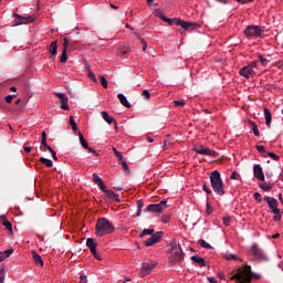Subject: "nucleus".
<instances>
[{"mask_svg":"<svg viewBox=\"0 0 283 283\" xmlns=\"http://www.w3.org/2000/svg\"><path fill=\"white\" fill-rule=\"evenodd\" d=\"M197 154H202L203 156H213V151L209 148H201L197 150Z\"/></svg>","mask_w":283,"mask_h":283,"instance_id":"c756f323","label":"nucleus"},{"mask_svg":"<svg viewBox=\"0 0 283 283\" xmlns=\"http://www.w3.org/2000/svg\"><path fill=\"white\" fill-rule=\"evenodd\" d=\"M260 188L263 191H270L273 188V186L271 184L263 182V184H260Z\"/></svg>","mask_w":283,"mask_h":283,"instance_id":"72a5a7b5","label":"nucleus"},{"mask_svg":"<svg viewBox=\"0 0 283 283\" xmlns=\"http://www.w3.org/2000/svg\"><path fill=\"white\" fill-rule=\"evenodd\" d=\"M60 63H67V51H65V49L62 51Z\"/></svg>","mask_w":283,"mask_h":283,"instance_id":"58836bf2","label":"nucleus"},{"mask_svg":"<svg viewBox=\"0 0 283 283\" xmlns=\"http://www.w3.org/2000/svg\"><path fill=\"white\" fill-rule=\"evenodd\" d=\"M156 17H158V19H161V21H165V23H167V20L169 19L165 14H163V12L160 11L156 13Z\"/></svg>","mask_w":283,"mask_h":283,"instance_id":"de8ad7c7","label":"nucleus"},{"mask_svg":"<svg viewBox=\"0 0 283 283\" xmlns=\"http://www.w3.org/2000/svg\"><path fill=\"white\" fill-rule=\"evenodd\" d=\"M77 136H78L80 144L82 145V147H84V149H90V145L87 144V140H85V137H83V133L78 132Z\"/></svg>","mask_w":283,"mask_h":283,"instance_id":"a878e982","label":"nucleus"},{"mask_svg":"<svg viewBox=\"0 0 283 283\" xmlns=\"http://www.w3.org/2000/svg\"><path fill=\"white\" fill-rule=\"evenodd\" d=\"M116 231V228L114 227V223L109 221L106 218H101L97 220L95 226V234L98 238H103L104 235H109V233H114Z\"/></svg>","mask_w":283,"mask_h":283,"instance_id":"f03ea898","label":"nucleus"},{"mask_svg":"<svg viewBox=\"0 0 283 283\" xmlns=\"http://www.w3.org/2000/svg\"><path fill=\"white\" fill-rule=\"evenodd\" d=\"M263 114L265 115V125H268V127H271L272 114L270 109L269 108L263 109Z\"/></svg>","mask_w":283,"mask_h":283,"instance_id":"393cba45","label":"nucleus"},{"mask_svg":"<svg viewBox=\"0 0 283 283\" xmlns=\"http://www.w3.org/2000/svg\"><path fill=\"white\" fill-rule=\"evenodd\" d=\"M119 165H122V167L125 171H127V169H129V166L127 165V161H125V159H122V161H119Z\"/></svg>","mask_w":283,"mask_h":283,"instance_id":"864d4df0","label":"nucleus"},{"mask_svg":"<svg viewBox=\"0 0 283 283\" xmlns=\"http://www.w3.org/2000/svg\"><path fill=\"white\" fill-rule=\"evenodd\" d=\"M117 98L124 107H132V104H129V101H127V97H125L123 93L117 94Z\"/></svg>","mask_w":283,"mask_h":283,"instance_id":"5701e85b","label":"nucleus"},{"mask_svg":"<svg viewBox=\"0 0 283 283\" xmlns=\"http://www.w3.org/2000/svg\"><path fill=\"white\" fill-rule=\"evenodd\" d=\"M176 107H185V101H174Z\"/></svg>","mask_w":283,"mask_h":283,"instance_id":"4d7b16f0","label":"nucleus"},{"mask_svg":"<svg viewBox=\"0 0 283 283\" xmlns=\"http://www.w3.org/2000/svg\"><path fill=\"white\" fill-rule=\"evenodd\" d=\"M166 23H168V25H174V23H175V25H179L180 28L186 30V32L196 30V28H197L196 23L180 20V18H175V19L168 18V20H166Z\"/></svg>","mask_w":283,"mask_h":283,"instance_id":"20e7f679","label":"nucleus"},{"mask_svg":"<svg viewBox=\"0 0 283 283\" xmlns=\"http://www.w3.org/2000/svg\"><path fill=\"white\" fill-rule=\"evenodd\" d=\"M256 149L261 154V155H266L269 151H266L265 147L262 146V145H259L256 146Z\"/></svg>","mask_w":283,"mask_h":283,"instance_id":"49530a36","label":"nucleus"},{"mask_svg":"<svg viewBox=\"0 0 283 283\" xmlns=\"http://www.w3.org/2000/svg\"><path fill=\"white\" fill-rule=\"evenodd\" d=\"M135 34H136V36H138V33H135ZM138 39H139L142 45H143V52H147V42L143 38L138 36Z\"/></svg>","mask_w":283,"mask_h":283,"instance_id":"ea45409f","label":"nucleus"},{"mask_svg":"<svg viewBox=\"0 0 283 283\" xmlns=\"http://www.w3.org/2000/svg\"><path fill=\"white\" fill-rule=\"evenodd\" d=\"M101 116L108 125H112L116 120L114 117L109 116V114L105 111L101 113Z\"/></svg>","mask_w":283,"mask_h":283,"instance_id":"4be33fe9","label":"nucleus"},{"mask_svg":"<svg viewBox=\"0 0 283 283\" xmlns=\"http://www.w3.org/2000/svg\"><path fill=\"white\" fill-rule=\"evenodd\" d=\"M93 182L99 187L101 191H105V184L103 182V179L98 177V175L93 174Z\"/></svg>","mask_w":283,"mask_h":283,"instance_id":"a211bd4d","label":"nucleus"},{"mask_svg":"<svg viewBox=\"0 0 283 283\" xmlns=\"http://www.w3.org/2000/svg\"><path fill=\"white\" fill-rule=\"evenodd\" d=\"M252 270L250 265H245L244 268H239L238 273H235L231 280H237L239 283H251L252 281Z\"/></svg>","mask_w":283,"mask_h":283,"instance_id":"7ed1b4c3","label":"nucleus"},{"mask_svg":"<svg viewBox=\"0 0 283 283\" xmlns=\"http://www.w3.org/2000/svg\"><path fill=\"white\" fill-rule=\"evenodd\" d=\"M210 185H213V171L210 172Z\"/></svg>","mask_w":283,"mask_h":283,"instance_id":"774afa93","label":"nucleus"},{"mask_svg":"<svg viewBox=\"0 0 283 283\" xmlns=\"http://www.w3.org/2000/svg\"><path fill=\"white\" fill-rule=\"evenodd\" d=\"M143 207H145V202L143 200L137 201V213L136 217H140V213H143Z\"/></svg>","mask_w":283,"mask_h":283,"instance_id":"c85d7f7f","label":"nucleus"},{"mask_svg":"<svg viewBox=\"0 0 283 283\" xmlns=\"http://www.w3.org/2000/svg\"><path fill=\"white\" fill-rule=\"evenodd\" d=\"M54 95L56 96V98L61 101V106H60L61 109H65L66 112H70V105L67 104L70 98H67V95H65L64 93H54Z\"/></svg>","mask_w":283,"mask_h":283,"instance_id":"f8f14e48","label":"nucleus"},{"mask_svg":"<svg viewBox=\"0 0 283 283\" xmlns=\"http://www.w3.org/2000/svg\"><path fill=\"white\" fill-rule=\"evenodd\" d=\"M160 240H163V231H158L154 234H151L150 238H148L144 244L145 247H154V244H158V242H160Z\"/></svg>","mask_w":283,"mask_h":283,"instance_id":"9d476101","label":"nucleus"},{"mask_svg":"<svg viewBox=\"0 0 283 283\" xmlns=\"http://www.w3.org/2000/svg\"><path fill=\"white\" fill-rule=\"evenodd\" d=\"M254 199H255L258 202H262V195H260V192H254Z\"/></svg>","mask_w":283,"mask_h":283,"instance_id":"bf43d9fd","label":"nucleus"},{"mask_svg":"<svg viewBox=\"0 0 283 283\" xmlns=\"http://www.w3.org/2000/svg\"><path fill=\"white\" fill-rule=\"evenodd\" d=\"M273 220L280 222L282 220L281 211L279 213H274Z\"/></svg>","mask_w":283,"mask_h":283,"instance_id":"5fc2aeb1","label":"nucleus"},{"mask_svg":"<svg viewBox=\"0 0 283 283\" xmlns=\"http://www.w3.org/2000/svg\"><path fill=\"white\" fill-rule=\"evenodd\" d=\"M103 193H105V196L109 199V200H115L116 202H120V198L118 195H116V192H114L113 190H107L106 188H104V190H102Z\"/></svg>","mask_w":283,"mask_h":283,"instance_id":"f3484780","label":"nucleus"},{"mask_svg":"<svg viewBox=\"0 0 283 283\" xmlns=\"http://www.w3.org/2000/svg\"><path fill=\"white\" fill-rule=\"evenodd\" d=\"M263 200L268 202V206H270V209H272V213H280V209L277 208L279 203L274 197H263Z\"/></svg>","mask_w":283,"mask_h":283,"instance_id":"ddd939ff","label":"nucleus"},{"mask_svg":"<svg viewBox=\"0 0 283 283\" xmlns=\"http://www.w3.org/2000/svg\"><path fill=\"white\" fill-rule=\"evenodd\" d=\"M167 253L170 254L168 259L169 266H176V264H180L185 260V252H182L180 243L176 240L170 241Z\"/></svg>","mask_w":283,"mask_h":283,"instance_id":"f257e3e1","label":"nucleus"},{"mask_svg":"<svg viewBox=\"0 0 283 283\" xmlns=\"http://www.w3.org/2000/svg\"><path fill=\"white\" fill-rule=\"evenodd\" d=\"M213 191L218 196L224 195V184L221 179L220 171L213 170Z\"/></svg>","mask_w":283,"mask_h":283,"instance_id":"39448f33","label":"nucleus"},{"mask_svg":"<svg viewBox=\"0 0 283 283\" xmlns=\"http://www.w3.org/2000/svg\"><path fill=\"white\" fill-rule=\"evenodd\" d=\"M48 140V134L45 132H42V142L45 143Z\"/></svg>","mask_w":283,"mask_h":283,"instance_id":"69168bd1","label":"nucleus"},{"mask_svg":"<svg viewBox=\"0 0 283 283\" xmlns=\"http://www.w3.org/2000/svg\"><path fill=\"white\" fill-rule=\"evenodd\" d=\"M251 253L255 260L259 262H268L269 256L265 254V252L260 248L259 244L254 243L251 248Z\"/></svg>","mask_w":283,"mask_h":283,"instance_id":"0eeeda50","label":"nucleus"},{"mask_svg":"<svg viewBox=\"0 0 283 283\" xmlns=\"http://www.w3.org/2000/svg\"><path fill=\"white\" fill-rule=\"evenodd\" d=\"M240 75L245 78L252 77L254 75L253 65H247L240 69Z\"/></svg>","mask_w":283,"mask_h":283,"instance_id":"2eb2a0df","label":"nucleus"},{"mask_svg":"<svg viewBox=\"0 0 283 283\" xmlns=\"http://www.w3.org/2000/svg\"><path fill=\"white\" fill-rule=\"evenodd\" d=\"M25 154H30V151H32V148L28 147V146H24L23 147Z\"/></svg>","mask_w":283,"mask_h":283,"instance_id":"338daca9","label":"nucleus"},{"mask_svg":"<svg viewBox=\"0 0 283 283\" xmlns=\"http://www.w3.org/2000/svg\"><path fill=\"white\" fill-rule=\"evenodd\" d=\"M117 54H118L119 56H127V54H129V48L119 49V50L117 51Z\"/></svg>","mask_w":283,"mask_h":283,"instance_id":"e433bc0d","label":"nucleus"},{"mask_svg":"<svg viewBox=\"0 0 283 283\" xmlns=\"http://www.w3.org/2000/svg\"><path fill=\"white\" fill-rule=\"evenodd\" d=\"M165 209H167V200H163L159 203H151L147 206L144 211H148L149 213H163Z\"/></svg>","mask_w":283,"mask_h":283,"instance_id":"1a4fd4ad","label":"nucleus"},{"mask_svg":"<svg viewBox=\"0 0 283 283\" xmlns=\"http://www.w3.org/2000/svg\"><path fill=\"white\" fill-rule=\"evenodd\" d=\"M206 213L207 216H211L213 213V208H211V202L209 201V198H207Z\"/></svg>","mask_w":283,"mask_h":283,"instance_id":"2f4dec72","label":"nucleus"},{"mask_svg":"<svg viewBox=\"0 0 283 283\" xmlns=\"http://www.w3.org/2000/svg\"><path fill=\"white\" fill-rule=\"evenodd\" d=\"M99 83L104 87V90H107V78H105V75H99Z\"/></svg>","mask_w":283,"mask_h":283,"instance_id":"f704fd0d","label":"nucleus"},{"mask_svg":"<svg viewBox=\"0 0 283 283\" xmlns=\"http://www.w3.org/2000/svg\"><path fill=\"white\" fill-rule=\"evenodd\" d=\"M70 125H71L73 132H78V127L76 126V120H74V116L70 117Z\"/></svg>","mask_w":283,"mask_h":283,"instance_id":"c9c22d12","label":"nucleus"},{"mask_svg":"<svg viewBox=\"0 0 283 283\" xmlns=\"http://www.w3.org/2000/svg\"><path fill=\"white\" fill-rule=\"evenodd\" d=\"M0 222H2L7 231H10V233H12V223L8 220L6 216L0 217Z\"/></svg>","mask_w":283,"mask_h":283,"instance_id":"6ab92c4d","label":"nucleus"},{"mask_svg":"<svg viewBox=\"0 0 283 283\" xmlns=\"http://www.w3.org/2000/svg\"><path fill=\"white\" fill-rule=\"evenodd\" d=\"M17 95H7L6 96V102L7 103H12V98H14Z\"/></svg>","mask_w":283,"mask_h":283,"instance_id":"680f3d73","label":"nucleus"},{"mask_svg":"<svg viewBox=\"0 0 283 283\" xmlns=\"http://www.w3.org/2000/svg\"><path fill=\"white\" fill-rule=\"evenodd\" d=\"M41 148L44 149V151H50L52 147L48 145V140L41 142Z\"/></svg>","mask_w":283,"mask_h":283,"instance_id":"c03bdc74","label":"nucleus"},{"mask_svg":"<svg viewBox=\"0 0 283 283\" xmlns=\"http://www.w3.org/2000/svg\"><path fill=\"white\" fill-rule=\"evenodd\" d=\"M223 223L228 227L230 224V218L229 217H224L223 218Z\"/></svg>","mask_w":283,"mask_h":283,"instance_id":"0e129e2a","label":"nucleus"},{"mask_svg":"<svg viewBox=\"0 0 283 283\" xmlns=\"http://www.w3.org/2000/svg\"><path fill=\"white\" fill-rule=\"evenodd\" d=\"M222 258H223L226 261H240L239 256L235 255V254H228V253H224V254H222Z\"/></svg>","mask_w":283,"mask_h":283,"instance_id":"bb28decb","label":"nucleus"},{"mask_svg":"<svg viewBox=\"0 0 283 283\" xmlns=\"http://www.w3.org/2000/svg\"><path fill=\"white\" fill-rule=\"evenodd\" d=\"M217 1H219L221 3H228L229 0H217ZM235 1H238V2H240L242 4H245L248 2H253L254 0H235Z\"/></svg>","mask_w":283,"mask_h":283,"instance_id":"37998d69","label":"nucleus"},{"mask_svg":"<svg viewBox=\"0 0 283 283\" xmlns=\"http://www.w3.org/2000/svg\"><path fill=\"white\" fill-rule=\"evenodd\" d=\"M86 247L90 248V251L92 253V255L96 259V260H101V256L98 255V253L96 252V247H98V243H96V240H94L93 238H88L86 240Z\"/></svg>","mask_w":283,"mask_h":283,"instance_id":"9b49d317","label":"nucleus"},{"mask_svg":"<svg viewBox=\"0 0 283 283\" xmlns=\"http://www.w3.org/2000/svg\"><path fill=\"white\" fill-rule=\"evenodd\" d=\"M253 172H254V177L256 179L264 182L265 177H264V172H263L261 165H254Z\"/></svg>","mask_w":283,"mask_h":283,"instance_id":"dca6fc26","label":"nucleus"},{"mask_svg":"<svg viewBox=\"0 0 283 283\" xmlns=\"http://www.w3.org/2000/svg\"><path fill=\"white\" fill-rule=\"evenodd\" d=\"M251 125H252V130H253L254 135L259 137L261 134L258 129V125L254 124L253 122H251Z\"/></svg>","mask_w":283,"mask_h":283,"instance_id":"a18cd8bd","label":"nucleus"},{"mask_svg":"<svg viewBox=\"0 0 283 283\" xmlns=\"http://www.w3.org/2000/svg\"><path fill=\"white\" fill-rule=\"evenodd\" d=\"M80 283H87V276L86 275H81L80 276Z\"/></svg>","mask_w":283,"mask_h":283,"instance_id":"e2e57ef3","label":"nucleus"},{"mask_svg":"<svg viewBox=\"0 0 283 283\" xmlns=\"http://www.w3.org/2000/svg\"><path fill=\"white\" fill-rule=\"evenodd\" d=\"M231 180H240L241 176L237 171H233L232 175L230 176Z\"/></svg>","mask_w":283,"mask_h":283,"instance_id":"09e8293b","label":"nucleus"},{"mask_svg":"<svg viewBox=\"0 0 283 283\" xmlns=\"http://www.w3.org/2000/svg\"><path fill=\"white\" fill-rule=\"evenodd\" d=\"M154 269H156V262H154V261H151L149 263H147V262L142 263L143 277H145V275H149V273H151V271H154Z\"/></svg>","mask_w":283,"mask_h":283,"instance_id":"4468645a","label":"nucleus"},{"mask_svg":"<svg viewBox=\"0 0 283 283\" xmlns=\"http://www.w3.org/2000/svg\"><path fill=\"white\" fill-rule=\"evenodd\" d=\"M202 189H203V191H206V193H208V196H210L211 190L209 189V186H207V184L202 185Z\"/></svg>","mask_w":283,"mask_h":283,"instance_id":"052dcab7","label":"nucleus"},{"mask_svg":"<svg viewBox=\"0 0 283 283\" xmlns=\"http://www.w3.org/2000/svg\"><path fill=\"white\" fill-rule=\"evenodd\" d=\"M259 60L261 62V65H263V66H266L270 63V61L268 59L263 57L262 55L259 56Z\"/></svg>","mask_w":283,"mask_h":283,"instance_id":"8fccbe9b","label":"nucleus"},{"mask_svg":"<svg viewBox=\"0 0 283 283\" xmlns=\"http://www.w3.org/2000/svg\"><path fill=\"white\" fill-rule=\"evenodd\" d=\"M265 28L264 27H260V25H249L245 31L244 34L249 38H255L258 39L259 36H262V33L264 32Z\"/></svg>","mask_w":283,"mask_h":283,"instance_id":"6e6552de","label":"nucleus"},{"mask_svg":"<svg viewBox=\"0 0 283 283\" xmlns=\"http://www.w3.org/2000/svg\"><path fill=\"white\" fill-rule=\"evenodd\" d=\"M40 163H42L43 165H45V167H52V165H54V163H52V159H48L45 157H41L40 158Z\"/></svg>","mask_w":283,"mask_h":283,"instance_id":"7c9ffc66","label":"nucleus"},{"mask_svg":"<svg viewBox=\"0 0 283 283\" xmlns=\"http://www.w3.org/2000/svg\"><path fill=\"white\" fill-rule=\"evenodd\" d=\"M49 151H50V154H51L53 160H59V158H56V151H54L53 148H49Z\"/></svg>","mask_w":283,"mask_h":283,"instance_id":"13d9d810","label":"nucleus"},{"mask_svg":"<svg viewBox=\"0 0 283 283\" xmlns=\"http://www.w3.org/2000/svg\"><path fill=\"white\" fill-rule=\"evenodd\" d=\"M67 45H70V40L67 38L63 39V50L67 51Z\"/></svg>","mask_w":283,"mask_h":283,"instance_id":"6e6d98bb","label":"nucleus"},{"mask_svg":"<svg viewBox=\"0 0 283 283\" xmlns=\"http://www.w3.org/2000/svg\"><path fill=\"white\" fill-rule=\"evenodd\" d=\"M142 96H144V98H146V101H149V98H151V94H149V91L144 90Z\"/></svg>","mask_w":283,"mask_h":283,"instance_id":"3c124183","label":"nucleus"},{"mask_svg":"<svg viewBox=\"0 0 283 283\" xmlns=\"http://www.w3.org/2000/svg\"><path fill=\"white\" fill-rule=\"evenodd\" d=\"M154 229H144L143 232L139 234V238H145V235H154Z\"/></svg>","mask_w":283,"mask_h":283,"instance_id":"473e14b6","label":"nucleus"},{"mask_svg":"<svg viewBox=\"0 0 283 283\" xmlns=\"http://www.w3.org/2000/svg\"><path fill=\"white\" fill-rule=\"evenodd\" d=\"M115 156L116 158H118V163L123 161V153L122 151H118V150H115Z\"/></svg>","mask_w":283,"mask_h":283,"instance_id":"603ef678","label":"nucleus"},{"mask_svg":"<svg viewBox=\"0 0 283 283\" xmlns=\"http://www.w3.org/2000/svg\"><path fill=\"white\" fill-rule=\"evenodd\" d=\"M59 50V45L56 42H52L51 45H50V54L52 56H56V52Z\"/></svg>","mask_w":283,"mask_h":283,"instance_id":"cd10ccee","label":"nucleus"},{"mask_svg":"<svg viewBox=\"0 0 283 283\" xmlns=\"http://www.w3.org/2000/svg\"><path fill=\"white\" fill-rule=\"evenodd\" d=\"M198 244H200V247H202L203 249H211V244H209L207 241H205L203 239H200L198 241Z\"/></svg>","mask_w":283,"mask_h":283,"instance_id":"4c0bfd02","label":"nucleus"},{"mask_svg":"<svg viewBox=\"0 0 283 283\" xmlns=\"http://www.w3.org/2000/svg\"><path fill=\"white\" fill-rule=\"evenodd\" d=\"M87 76H88V78H91V81H93V83L97 82L96 75L94 74V72H92V70L87 71Z\"/></svg>","mask_w":283,"mask_h":283,"instance_id":"a19ab883","label":"nucleus"},{"mask_svg":"<svg viewBox=\"0 0 283 283\" xmlns=\"http://www.w3.org/2000/svg\"><path fill=\"white\" fill-rule=\"evenodd\" d=\"M191 260L195 264H198V266H207V262H205V259L198 255L191 256Z\"/></svg>","mask_w":283,"mask_h":283,"instance_id":"412c9836","label":"nucleus"},{"mask_svg":"<svg viewBox=\"0 0 283 283\" xmlns=\"http://www.w3.org/2000/svg\"><path fill=\"white\" fill-rule=\"evenodd\" d=\"M32 258H33V262H34V264H36V266H43L44 262H43V259L39 255V253L33 251Z\"/></svg>","mask_w":283,"mask_h":283,"instance_id":"aec40b11","label":"nucleus"},{"mask_svg":"<svg viewBox=\"0 0 283 283\" xmlns=\"http://www.w3.org/2000/svg\"><path fill=\"white\" fill-rule=\"evenodd\" d=\"M14 20L12 21L11 27L17 28V25H28V23H32L34 19H36L34 15L23 17L19 13H13Z\"/></svg>","mask_w":283,"mask_h":283,"instance_id":"423d86ee","label":"nucleus"},{"mask_svg":"<svg viewBox=\"0 0 283 283\" xmlns=\"http://www.w3.org/2000/svg\"><path fill=\"white\" fill-rule=\"evenodd\" d=\"M12 253H14V249H9L3 252H0V262H3V260H7V258L11 256Z\"/></svg>","mask_w":283,"mask_h":283,"instance_id":"b1692460","label":"nucleus"},{"mask_svg":"<svg viewBox=\"0 0 283 283\" xmlns=\"http://www.w3.org/2000/svg\"><path fill=\"white\" fill-rule=\"evenodd\" d=\"M266 155H268V157L272 158V160H274V161H279L280 160V156H277L274 153L268 151Z\"/></svg>","mask_w":283,"mask_h":283,"instance_id":"79ce46f5","label":"nucleus"}]
</instances>
